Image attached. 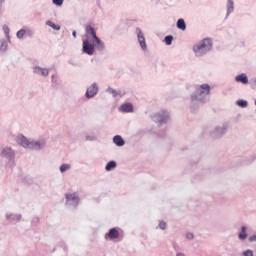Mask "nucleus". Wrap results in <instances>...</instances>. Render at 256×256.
<instances>
[{
	"mask_svg": "<svg viewBox=\"0 0 256 256\" xmlns=\"http://www.w3.org/2000/svg\"><path fill=\"white\" fill-rule=\"evenodd\" d=\"M211 47H213L211 39L205 38L201 41V43L193 47V51L197 57H201V55H205L207 51H211Z\"/></svg>",
	"mask_w": 256,
	"mask_h": 256,
	"instance_id": "1",
	"label": "nucleus"
},
{
	"mask_svg": "<svg viewBox=\"0 0 256 256\" xmlns=\"http://www.w3.org/2000/svg\"><path fill=\"white\" fill-rule=\"evenodd\" d=\"M211 91V86L209 84L200 85L199 89L196 91V94L192 96L193 101H203V97H207Z\"/></svg>",
	"mask_w": 256,
	"mask_h": 256,
	"instance_id": "2",
	"label": "nucleus"
},
{
	"mask_svg": "<svg viewBox=\"0 0 256 256\" xmlns=\"http://www.w3.org/2000/svg\"><path fill=\"white\" fill-rule=\"evenodd\" d=\"M18 143H20L22 147H25L26 149H41V143L29 142L25 136H19Z\"/></svg>",
	"mask_w": 256,
	"mask_h": 256,
	"instance_id": "3",
	"label": "nucleus"
},
{
	"mask_svg": "<svg viewBox=\"0 0 256 256\" xmlns=\"http://www.w3.org/2000/svg\"><path fill=\"white\" fill-rule=\"evenodd\" d=\"M83 52L87 55H93L95 53V44H90L89 40L83 41Z\"/></svg>",
	"mask_w": 256,
	"mask_h": 256,
	"instance_id": "4",
	"label": "nucleus"
},
{
	"mask_svg": "<svg viewBox=\"0 0 256 256\" xmlns=\"http://www.w3.org/2000/svg\"><path fill=\"white\" fill-rule=\"evenodd\" d=\"M136 31L140 47L141 49H143V51H145V49H147V43L145 42V36L143 35V31H141L139 28H137Z\"/></svg>",
	"mask_w": 256,
	"mask_h": 256,
	"instance_id": "5",
	"label": "nucleus"
},
{
	"mask_svg": "<svg viewBox=\"0 0 256 256\" xmlns=\"http://www.w3.org/2000/svg\"><path fill=\"white\" fill-rule=\"evenodd\" d=\"M98 91L99 88H97V84H92L86 91V97H88V99H91L92 97H95V95H97Z\"/></svg>",
	"mask_w": 256,
	"mask_h": 256,
	"instance_id": "6",
	"label": "nucleus"
},
{
	"mask_svg": "<svg viewBox=\"0 0 256 256\" xmlns=\"http://www.w3.org/2000/svg\"><path fill=\"white\" fill-rule=\"evenodd\" d=\"M85 31H86V37L88 39H96L97 38V33L95 32V28H93V26L91 25H87L86 28H85Z\"/></svg>",
	"mask_w": 256,
	"mask_h": 256,
	"instance_id": "7",
	"label": "nucleus"
},
{
	"mask_svg": "<svg viewBox=\"0 0 256 256\" xmlns=\"http://www.w3.org/2000/svg\"><path fill=\"white\" fill-rule=\"evenodd\" d=\"M105 239H119V231L116 228H112L105 235Z\"/></svg>",
	"mask_w": 256,
	"mask_h": 256,
	"instance_id": "8",
	"label": "nucleus"
},
{
	"mask_svg": "<svg viewBox=\"0 0 256 256\" xmlns=\"http://www.w3.org/2000/svg\"><path fill=\"white\" fill-rule=\"evenodd\" d=\"M120 111L123 113H133V104L127 103L120 106Z\"/></svg>",
	"mask_w": 256,
	"mask_h": 256,
	"instance_id": "9",
	"label": "nucleus"
},
{
	"mask_svg": "<svg viewBox=\"0 0 256 256\" xmlns=\"http://www.w3.org/2000/svg\"><path fill=\"white\" fill-rule=\"evenodd\" d=\"M237 83H243V85H247L249 83V79L247 78V74H240L236 76Z\"/></svg>",
	"mask_w": 256,
	"mask_h": 256,
	"instance_id": "10",
	"label": "nucleus"
},
{
	"mask_svg": "<svg viewBox=\"0 0 256 256\" xmlns=\"http://www.w3.org/2000/svg\"><path fill=\"white\" fill-rule=\"evenodd\" d=\"M94 43V47H96V49L99 51H103V49H105V44L101 41V39H99V37L94 40Z\"/></svg>",
	"mask_w": 256,
	"mask_h": 256,
	"instance_id": "11",
	"label": "nucleus"
},
{
	"mask_svg": "<svg viewBox=\"0 0 256 256\" xmlns=\"http://www.w3.org/2000/svg\"><path fill=\"white\" fill-rule=\"evenodd\" d=\"M34 73H37L38 75H43V77H47V75H49V70L41 67H36L34 69Z\"/></svg>",
	"mask_w": 256,
	"mask_h": 256,
	"instance_id": "12",
	"label": "nucleus"
},
{
	"mask_svg": "<svg viewBox=\"0 0 256 256\" xmlns=\"http://www.w3.org/2000/svg\"><path fill=\"white\" fill-rule=\"evenodd\" d=\"M66 201H74L79 203V195L77 193L66 194Z\"/></svg>",
	"mask_w": 256,
	"mask_h": 256,
	"instance_id": "13",
	"label": "nucleus"
},
{
	"mask_svg": "<svg viewBox=\"0 0 256 256\" xmlns=\"http://www.w3.org/2000/svg\"><path fill=\"white\" fill-rule=\"evenodd\" d=\"M113 141L118 147H123L125 145V140H123V138L119 135L115 136Z\"/></svg>",
	"mask_w": 256,
	"mask_h": 256,
	"instance_id": "14",
	"label": "nucleus"
},
{
	"mask_svg": "<svg viewBox=\"0 0 256 256\" xmlns=\"http://www.w3.org/2000/svg\"><path fill=\"white\" fill-rule=\"evenodd\" d=\"M13 149L6 147L2 151V157H13Z\"/></svg>",
	"mask_w": 256,
	"mask_h": 256,
	"instance_id": "15",
	"label": "nucleus"
},
{
	"mask_svg": "<svg viewBox=\"0 0 256 256\" xmlns=\"http://www.w3.org/2000/svg\"><path fill=\"white\" fill-rule=\"evenodd\" d=\"M177 27H178V29H181V31H185V29H187V25L185 24V20L179 19L177 21Z\"/></svg>",
	"mask_w": 256,
	"mask_h": 256,
	"instance_id": "16",
	"label": "nucleus"
},
{
	"mask_svg": "<svg viewBox=\"0 0 256 256\" xmlns=\"http://www.w3.org/2000/svg\"><path fill=\"white\" fill-rule=\"evenodd\" d=\"M239 239H242V240L247 239V228L245 226H243L241 228V232L239 234Z\"/></svg>",
	"mask_w": 256,
	"mask_h": 256,
	"instance_id": "17",
	"label": "nucleus"
},
{
	"mask_svg": "<svg viewBox=\"0 0 256 256\" xmlns=\"http://www.w3.org/2000/svg\"><path fill=\"white\" fill-rule=\"evenodd\" d=\"M115 167H117V163L115 161H110L106 165L105 169L106 171H111V169H115Z\"/></svg>",
	"mask_w": 256,
	"mask_h": 256,
	"instance_id": "18",
	"label": "nucleus"
},
{
	"mask_svg": "<svg viewBox=\"0 0 256 256\" xmlns=\"http://www.w3.org/2000/svg\"><path fill=\"white\" fill-rule=\"evenodd\" d=\"M46 25H48L49 27H51L52 29H54L55 31H59V29H61V26L51 22V21H47Z\"/></svg>",
	"mask_w": 256,
	"mask_h": 256,
	"instance_id": "19",
	"label": "nucleus"
},
{
	"mask_svg": "<svg viewBox=\"0 0 256 256\" xmlns=\"http://www.w3.org/2000/svg\"><path fill=\"white\" fill-rule=\"evenodd\" d=\"M69 169H71V165H69V164H62L60 166L61 173H65V171H69Z\"/></svg>",
	"mask_w": 256,
	"mask_h": 256,
	"instance_id": "20",
	"label": "nucleus"
},
{
	"mask_svg": "<svg viewBox=\"0 0 256 256\" xmlns=\"http://www.w3.org/2000/svg\"><path fill=\"white\" fill-rule=\"evenodd\" d=\"M233 9H234V4L231 0H228V3H227V10H228V13H233Z\"/></svg>",
	"mask_w": 256,
	"mask_h": 256,
	"instance_id": "21",
	"label": "nucleus"
},
{
	"mask_svg": "<svg viewBox=\"0 0 256 256\" xmlns=\"http://www.w3.org/2000/svg\"><path fill=\"white\" fill-rule=\"evenodd\" d=\"M237 105H238L239 107L245 108V107H247V101H245V100H238V101H237Z\"/></svg>",
	"mask_w": 256,
	"mask_h": 256,
	"instance_id": "22",
	"label": "nucleus"
},
{
	"mask_svg": "<svg viewBox=\"0 0 256 256\" xmlns=\"http://www.w3.org/2000/svg\"><path fill=\"white\" fill-rule=\"evenodd\" d=\"M17 37H18V39H23V37H25V30L24 29L19 30L17 32Z\"/></svg>",
	"mask_w": 256,
	"mask_h": 256,
	"instance_id": "23",
	"label": "nucleus"
},
{
	"mask_svg": "<svg viewBox=\"0 0 256 256\" xmlns=\"http://www.w3.org/2000/svg\"><path fill=\"white\" fill-rule=\"evenodd\" d=\"M165 43L166 45H171V43H173V36H166Z\"/></svg>",
	"mask_w": 256,
	"mask_h": 256,
	"instance_id": "24",
	"label": "nucleus"
},
{
	"mask_svg": "<svg viewBox=\"0 0 256 256\" xmlns=\"http://www.w3.org/2000/svg\"><path fill=\"white\" fill-rule=\"evenodd\" d=\"M64 0H53L54 5H57L58 7H61L63 5Z\"/></svg>",
	"mask_w": 256,
	"mask_h": 256,
	"instance_id": "25",
	"label": "nucleus"
},
{
	"mask_svg": "<svg viewBox=\"0 0 256 256\" xmlns=\"http://www.w3.org/2000/svg\"><path fill=\"white\" fill-rule=\"evenodd\" d=\"M108 93H111L113 97H117V92L113 88H109Z\"/></svg>",
	"mask_w": 256,
	"mask_h": 256,
	"instance_id": "26",
	"label": "nucleus"
},
{
	"mask_svg": "<svg viewBox=\"0 0 256 256\" xmlns=\"http://www.w3.org/2000/svg\"><path fill=\"white\" fill-rule=\"evenodd\" d=\"M159 227H160L161 229H165V228L167 227V223L161 221V222L159 223Z\"/></svg>",
	"mask_w": 256,
	"mask_h": 256,
	"instance_id": "27",
	"label": "nucleus"
},
{
	"mask_svg": "<svg viewBox=\"0 0 256 256\" xmlns=\"http://www.w3.org/2000/svg\"><path fill=\"white\" fill-rule=\"evenodd\" d=\"M244 256H253V251L247 250L246 252H244Z\"/></svg>",
	"mask_w": 256,
	"mask_h": 256,
	"instance_id": "28",
	"label": "nucleus"
},
{
	"mask_svg": "<svg viewBox=\"0 0 256 256\" xmlns=\"http://www.w3.org/2000/svg\"><path fill=\"white\" fill-rule=\"evenodd\" d=\"M249 241H256V234L249 237Z\"/></svg>",
	"mask_w": 256,
	"mask_h": 256,
	"instance_id": "29",
	"label": "nucleus"
},
{
	"mask_svg": "<svg viewBox=\"0 0 256 256\" xmlns=\"http://www.w3.org/2000/svg\"><path fill=\"white\" fill-rule=\"evenodd\" d=\"M186 237H187V239H193V233H188L187 235H186Z\"/></svg>",
	"mask_w": 256,
	"mask_h": 256,
	"instance_id": "30",
	"label": "nucleus"
},
{
	"mask_svg": "<svg viewBox=\"0 0 256 256\" xmlns=\"http://www.w3.org/2000/svg\"><path fill=\"white\" fill-rule=\"evenodd\" d=\"M72 35H73V37H77V32H76V31H73V32H72Z\"/></svg>",
	"mask_w": 256,
	"mask_h": 256,
	"instance_id": "31",
	"label": "nucleus"
},
{
	"mask_svg": "<svg viewBox=\"0 0 256 256\" xmlns=\"http://www.w3.org/2000/svg\"><path fill=\"white\" fill-rule=\"evenodd\" d=\"M177 256H185V254L179 253V254H177Z\"/></svg>",
	"mask_w": 256,
	"mask_h": 256,
	"instance_id": "32",
	"label": "nucleus"
},
{
	"mask_svg": "<svg viewBox=\"0 0 256 256\" xmlns=\"http://www.w3.org/2000/svg\"><path fill=\"white\" fill-rule=\"evenodd\" d=\"M0 3H5V0H0Z\"/></svg>",
	"mask_w": 256,
	"mask_h": 256,
	"instance_id": "33",
	"label": "nucleus"
}]
</instances>
